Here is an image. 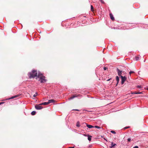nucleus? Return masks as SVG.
<instances>
[{"label": "nucleus", "instance_id": "obj_1", "mask_svg": "<svg viewBox=\"0 0 148 148\" xmlns=\"http://www.w3.org/2000/svg\"><path fill=\"white\" fill-rule=\"evenodd\" d=\"M37 71L33 70H32V72L28 73V75L29 78H34L37 76Z\"/></svg>", "mask_w": 148, "mask_h": 148}, {"label": "nucleus", "instance_id": "obj_2", "mask_svg": "<svg viewBox=\"0 0 148 148\" xmlns=\"http://www.w3.org/2000/svg\"><path fill=\"white\" fill-rule=\"evenodd\" d=\"M81 95L78 93H76L75 94L73 95L71 97L69 98V100H71L73 99L75 97H78V98H80L81 97Z\"/></svg>", "mask_w": 148, "mask_h": 148}, {"label": "nucleus", "instance_id": "obj_3", "mask_svg": "<svg viewBox=\"0 0 148 148\" xmlns=\"http://www.w3.org/2000/svg\"><path fill=\"white\" fill-rule=\"evenodd\" d=\"M22 94H19L17 95H14L13 96H12L10 98H7V99H4L3 100H2V101L7 100H10V99H14V98H18Z\"/></svg>", "mask_w": 148, "mask_h": 148}, {"label": "nucleus", "instance_id": "obj_4", "mask_svg": "<svg viewBox=\"0 0 148 148\" xmlns=\"http://www.w3.org/2000/svg\"><path fill=\"white\" fill-rule=\"evenodd\" d=\"M45 77L44 76H42L40 77L38 80L40 81L41 83H44L45 82L47 81V79H45Z\"/></svg>", "mask_w": 148, "mask_h": 148}, {"label": "nucleus", "instance_id": "obj_5", "mask_svg": "<svg viewBox=\"0 0 148 148\" xmlns=\"http://www.w3.org/2000/svg\"><path fill=\"white\" fill-rule=\"evenodd\" d=\"M40 105H40V104L38 105H36L35 106V108L38 110H39L42 108L43 107L41 106Z\"/></svg>", "mask_w": 148, "mask_h": 148}, {"label": "nucleus", "instance_id": "obj_6", "mask_svg": "<svg viewBox=\"0 0 148 148\" xmlns=\"http://www.w3.org/2000/svg\"><path fill=\"white\" fill-rule=\"evenodd\" d=\"M121 84H123L124 83L126 79V77L125 76H121Z\"/></svg>", "mask_w": 148, "mask_h": 148}, {"label": "nucleus", "instance_id": "obj_7", "mask_svg": "<svg viewBox=\"0 0 148 148\" xmlns=\"http://www.w3.org/2000/svg\"><path fill=\"white\" fill-rule=\"evenodd\" d=\"M117 71V72L118 75L119 76L121 77V75L122 74V71H120L119 69L117 68L116 69Z\"/></svg>", "mask_w": 148, "mask_h": 148}, {"label": "nucleus", "instance_id": "obj_8", "mask_svg": "<svg viewBox=\"0 0 148 148\" xmlns=\"http://www.w3.org/2000/svg\"><path fill=\"white\" fill-rule=\"evenodd\" d=\"M110 19L112 20H114V18L113 16V14L112 13L110 14Z\"/></svg>", "mask_w": 148, "mask_h": 148}, {"label": "nucleus", "instance_id": "obj_9", "mask_svg": "<svg viewBox=\"0 0 148 148\" xmlns=\"http://www.w3.org/2000/svg\"><path fill=\"white\" fill-rule=\"evenodd\" d=\"M55 100L53 99H50L48 100V102L49 104L51 103H53L54 102Z\"/></svg>", "mask_w": 148, "mask_h": 148}, {"label": "nucleus", "instance_id": "obj_10", "mask_svg": "<svg viewBox=\"0 0 148 148\" xmlns=\"http://www.w3.org/2000/svg\"><path fill=\"white\" fill-rule=\"evenodd\" d=\"M49 104L48 102H45L41 103H40V105H47Z\"/></svg>", "mask_w": 148, "mask_h": 148}, {"label": "nucleus", "instance_id": "obj_11", "mask_svg": "<svg viewBox=\"0 0 148 148\" xmlns=\"http://www.w3.org/2000/svg\"><path fill=\"white\" fill-rule=\"evenodd\" d=\"M86 126L89 128H91L94 127V126L88 124H86Z\"/></svg>", "mask_w": 148, "mask_h": 148}, {"label": "nucleus", "instance_id": "obj_12", "mask_svg": "<svg viewBox=\"0 0 148 148\" xmlns=\"http://www.w3.org/2000/svg\"><path fill=\"white\" fill-rule=\"evenodd\" d=\"M116 145V144L114 143L113 142H112L111 143V146L110 147V148H112L114 147V146Z\"/></svg>", "mask_w": 148, "mask_h": 148}, {"label": "nucleus", "instance_id": "obj_13", "mask_svg": "<svg viewBox=\"0 0 148 148\" xmlns=\"http://www.w3.org/2000/svg\"><path fill=\"white\" fill-rule=\"evenodd\" d=\"M43 76L42 75V74L40 72H38V78H39L41 76Z\"/></svg>", "mask_w": 148, "mask_h": 148}, {"label": "nucleus", "instance_id": "obj_14", "mask_svg": "<svg viewBox=\"0 0 148 148\" xmlns=\"http://www.w3.org/2000/svg\"><path fill=\"white\" fill-rule=\"evenodd\" d=\"M88 140H89V141H90L91 140V138L92 136H90L89 135H88Z\"/></svg>", "mask_w": 148, "mask_h": 148}, {"label": "nucleus", "instance_id": "obj_15", "mask_svg": "<svg viewBox=\"0 0 148 148\" xmlns=\"http://www.w3.org/2000/svg\"><path fill=\"white\" fill-rule=\"evenodd\" d=\"M116 81L117 82V84H118V83L119 82V77L118 76H116Z\"/></svg>", "mask_w": 148, "mask_h": 148}, {"label": "nucleus", "instance_id": "obj_16", "mask_svg": "<svg viewBox=\"0 0 148 148\" xmlns=\"http://www.w3.org/2000/svg\"><path fill=\"white\" fill-rule=\"evenodd\" d=\"M36 114V112L35 111H33L31 113V114L32 115H34Z\"/></svg>", "mask_w": 148, "mask_h": 148}, {"label": "nucleus", "instance_id": "obj_17", "mask_svg": "<svg viewBox=\"0 0 148 148\" xmlns=\"http://www.w3.org/2000/svg\"><path fill=\"white\" fill-rule=\"evenodd\" d=\"M91 10L93 12L94 11V8L92 5H90Z\"/></svg>", "mask_w": 148, "mask_h": 148}, {"label": "nucleus", "instance_id": "obj_18", "mask_svg": "<svg viewBox=\"0 0 148 148\" xmlns=\"http://www.w3.org/2000/svg\"><path fill=\"white\" fill-rule=\"evenodd\" d=\"M139 59V57L138 56H136L135 57V60L136 61H138Z\"/></svg>", "mask_w": 148, "mask_h": 148}, {"label": "nucleus", "instance_id": "obj_19", "mask_svg": "<svg viewBox=\"0 0 148 148\" xmlns=\"http://www.w3.org/2000/svg\"><path fill=\"white\" fill-rule=\"evenodd\" d=\"M135 72L134 71H130V72H129V75H130V76H131V75L132 73H134Z\"/></svg>", "mask_w": 148, "mask_h": 148}, {"label": "nucleus", "instance_id": "obj_20", "mask_svg": "<svg viewBox=\"0 0 148 148\" xmlns=\"http://www.w3.org/2000/svg\"><path fill=\"white\" fill-rule=\"evenodd\" d=\"M76 126L78 127H79L80 126V125L79 122H77L76 123Z\"/></svg>", "mask_w": 148, "mask_h": 148}, {"label": "nucleus", "instance_id": "obj_21", "mask_svg": "<svg viewBox=\"0 0 148 148\" xmlns=\"http://www.w3.org/2000/svg\"><path fill=\"white\" fill-rule=\"evenodd\" d=\"M142 87H142L141 85H138L137 86V88H141Z\"/></svg>", "mask_w": 148, "mask_h": 148}, {"label": "nucleus", "instance_id": "obj_22", "mask_svg": "<svg viewBox=\"0 0 148 148\" xmlns=\"http://www.w3.org/2000/svg\"><path fill=\"white\" fill-rule=\"evenodd\" d=\"M94 127L98 129H100L101 128L100 127L98 126H95Z\"/></svg>", "mask_w": 148, "mask_h": 148}, {"label": "nucleus", "instance_id": "obj_23", "mask_svg": "<svg viewBox=\"0 0 148 148\" xmlns=\"http://www.w3.org/2000/svg\"><path fill=\"white\" fill-rule=\"evenodd\" d=\"M36 94H34L33 96L34 97H36L37 95H38V93H35Z\"/></svg>", "mask_w": 148, "mask_h": 148}, {"label": "nucleus", "instance_id": "obj_24", "mask_svg": "<svg viewBox=\"0 0 148 148\" xmlns=\"http://www.w3.org/2000/svg\"><path fill=\"white\" fill-rule=\"evenodd\" d=\"M110 132L111 133H112L113 134H115L116 133V132H115L114 131L112 130V131H111Z\"/></svg>", "mask_w": 148, "mask_h": 148}, {"label": "nucleus", "instance_id": "obj_25", "mask_svg": "<svg viewBox=\"0 0 148 148\" xmlns=\"http://www.w3.org/2000/svg\"><path fill=\"white\" fill-rule=\"evenodd\" d=\"M100 1H101V3H103V4L104 3V1H103V0H100Z\"/></svg>", "mask_w": 148, "mask_h": 148}, {"label": "nucleus", "instance_id": "obj_26", "mask_svg": "<svg viewBox=\"0 0 148 148\" xmlns=\"http://www.w3.org/2000/svg\"><path fill=\"white\" fill-rule=\"evenodd\" d=\"M130 127L129 126L126 127L124 128V129H126L129 128Z\"/></svg>", "mask_w": 148, "mask_h": 148}, {"label": "nucleus", "instance_id": "obj_27", "mask_svg": "<svg viewBox=\"0 0 148 148\" xmlns=\"http://www.w3.org/2000/svg\"><path fill=\"white\" fill-rule=\"evenodd\" d=\"M141 93H129V94H141Z\"/></svg>", "mask_w": 148, "mask_h": 148}, {"label": "nucleus", "instance_id": "obj_28", "mask_svg": "<svg viewBox=\"0 0 148 148\" xmlns=\"http://www.w3.org/2000/svg\"><path fill=\"white\" fill-rule=\"evenodd\" d=\"M107 69V68L106 67H103V69L104 70H106Z\"/></svg>", "mask_w": 148, "mask_h": 148}, {"label": "nucleus", "instance_id": "obj_29", "mask_svg": "<svg viewBox=\"0 0 148 148\" xmlns=\"http://www.w3.org/2000/svg\"><path fill=\"white\" fill-rule=\"evenodd\" d=\"M127 140V141L128 142H130L131 140V139L130 138H128Z\"/></svg>", "mask_w": 148, "mask_h": 148}, {"label": "nucleus", "instance_id": "obj_30", "mask_svg": "<svg viewBox=\"0 0 148 148\" xmlns=\"http://www.w3.org/2000/svg\"><path fill=\"white\" fill-rule=\"evenodd\" d=\"M72 110H75V111H79V110H78V109H73Z\"/></svg>", "mask_w": 148, "mask_h": 148}, {"label": "nucleus", "instance_id": "obj_31", "mask_svg": "<svg viewBox=\"0 0 148 148\" xmlns=\"http://www.w3.org/2000/svg\"><path fill=\"white\" fill-rule=\"evenodd\" d=\"M88 135H89V134H83V135L84 136H88Z\"/></svg>", "mask_w": 148, "mask_h": 148}, {"label": "nucleus", "instance_id": "obj_32", "mask_svg": "<svg viewBox=\"0 0 148 148\" xmlns=\"http://www.w3.org/2000/svg\"><path fill=\"white\" fill-rule=\"evenodd\" d=\"M133 148H138V146H134Z\"/></svg>", "mask_w": 148, "mask_h": 148}, {"label": "nucleus", "instance_id": "obj_33", "mask_svg": "<svg viewBox=\"0 0 148 148\" xmlns=\"http://www.w3.org/2000/svg\"><path fill=\"white\" fill-rule=\"evenodd\" d=\"M4 103V102H0V105H1L2 104H3Z\"/></svg>", "mask_w": 148, "mask_h": 148}, {"label": "nucleus", "instance_id": "obj_34", "mask_svg": "<svg viewBox=\"0 0 148 148\" xmlns=\"http://www.w3.org/2000/svg\"><path fill=\"white\" fill-rule=\"evenodd\" d=\"M111 79H112V78H110V79H107V81H109Z\"/></svg>", "mask_w": 148, "mask_h": 148}, {"label": "nucleus", "instance_id": "obj_35", "mask_svg": "<svg viewBox=\"0 0 148 148\" xmlns=\"http://www.w3.org/2000/svg\"><path fill=\"white\" fill-rule=\"evenodd\" d=\"M26 93L27 94V95H27V96H28V95H29V96H30V94L29 93Z\"/></svg>", "mask_w": 148, "mask_h": 148}, {"label": "nucleus", "instance_id": "obj_36", "mask_svg": "<svg viewBox=\"0 0 148 148\" xmlns=\"http://www.w3.org/2000/svg\"><path fill=\"white\" fill-rule=\"evenodd\" d=\"M139 92V93H140V92Z\"/></svg>", "mask_w": 148, "mask_h": 148}, {"label": "nucleus", "instance_id": "obj_37", "mask_svg": "<svg viewBox=\"0 0 148 148\" xmlns=\"http://www.w3.org/2000/svg\"><path fill=\"white\" fill-rule=\"evenodd\" d=\"M69 148H74V147H69Z\"/></svg>", "mask_w": 148, "mask_h": 148}, {"label": "nucleus", "instance_id": "obj_38", "mask_svg": "<svg viewBox=\"0 0 148 148\" xmlns=\"http://www.w3.org/2000/svg\"><path fill=\"white\" fill-rule=\"evenodd\" d=\"M147 90H148V87L147 88Z\"/></svg>", "mask_w": 148, "mask_h": 148}]
</instances>
